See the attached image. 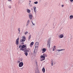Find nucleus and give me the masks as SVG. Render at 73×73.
Instances as JSON below:
<instances>
[{
	"mask_svg": "<svg viewBox=\"0 0 73 73\" xmlns=\"http://www.w3.org/2000/svg\"><path fill=\"white\" fill-rule=\"evenodd\" d=\"M26 47V46H25L24 45H23L22 46V48H20V50H22V51H23V50H24L25 49H26V48L25 47Z\"/></svg>",
	"mask_w": 73,
	"mask_h": 73,
	"instance_id": "obj_1",
	"label": "nucleus"
},
{
	"mask_svg": "<svg viewBox=\"0 0 73 73\" xmlns=\"http://www.w3.org/2000/svg\"><path fill=\"white\" fill-rule=\"evenodd\" d=\"M22 38V39L21 40V42H24L26 40V37L25 36H23Z\"/></svg>",
	"mask_w": 73,
	"mask_h": 73,
	"instance_id": "obj_2",
	"label": "nucleus"
},
{
	"mask_svg": "<svg viewBox=\"0 0 73 73\" xmlns=\"http://www.w3.org/2000/svg\"><path fill=\"white\" fill-rule=\"evenodd\" d=\"M40 57L41 58L40 59L41 61L44 60L45 58V57L43 55L41 56Z\"/></svg>",
	"mask_w": 73,
	"mask_h": 73,
	"instance_id": "obj_3",
	"label": "nucleus"
},
{
	"mask_svg": "<svg viewBox=\"0 0 73 73\" xmlns=\"http://www.w3.org/2000/svg\"><path fill=\"white\" fill-rule=\"evenodd\" d=\"M50 39H49L47 42V46L48 47H50Z\"/></svg>",
	"mask_w": 73,
	"mask_h": 73,
	"instance_id": "obj_4",
	"label": "nucleus"
},
{
	"mask_svg": "<svg viewBox=\"0 0 73 73\" xmlns=\"http://www.w3.org/2000/svg\"><path fill=\"white\" fill-rule=\"evenodd\" d=\"M25 54L26 56H27L28 55V52H29V50H25Z\"/></svg>",
	"mask_w": 73,
	"mask_h": 73,
	"instance_id": "obj_5",
	"label": "nucleus"
},
{
	"mask_svg": "<svg viewBox=\"0 0 73 73\" xmlns=\"http://www.w3.org/2000/svg\"><path fill=\"white\" fill-rule=\"evenodd\" d=\"M23 65H24L23 62H21L19 64V67H22L23 66Z\"/></svg>",
	"mask_w": 73,
	"mask_h": 73,
	"instance_id": "obj_6",
	"label": "nucleus"
},
{
	"mask_svg": "<svg viewBox=\"0 0 73 73\" xmlns=\"http://www.w3.org/2000/svg\"><path fill=\"white\" fill-rule=\"evenodd\" d=\"M35 70V73H40V72H39V70H38V68H36Z\"/></svg>",
	"mask_w": 73,
	"mask_h": 73,
	"instance_id": "obj_7",
	"label": "nucleus"
},
{
	"mask_svg": "<svg viewBox=\"0 0 73 73\" xmlns=\"http://www.w3.org/2000/svg\"><path fill=\"white\" fill-rule=\"evenodd\" d=\"M29 16L30 20H31L32 19V14L31 13H29Z\"/></svg>",
	"mask_w": 73,
	"mask_h": 73,
	"instance_id": "obj_8",
	"label": "nucleus"
},
{
	"mask_svg": "<svg viewBox=\"0 0 73 73\" xmlns=\"http://www.w3.org/2000/svg\"><path fill=\"white\" fill-rule=\"evenodd\" d=\"M19 38H18L17 40H16V45H18L19 44Z\"/></svg>",
	"mask_w": 73,
	"mask_h": 73,
	"instance_id": "obj_9",
	"label": "nucleus"
},
{
	"mask_svg": "<svg viewBox=\"0 0 73 73\" xmlns=\"http://www.w3.org/2000/svg\"><path fill=\"white\" fill-rule=\"evenodd\" d=\"M59 37L60 38H63V37H64V35H63V34H61L60 36H59Z\"/></svg>",
	"mask_w": 73,
	"mask_h": 73,
	"instance_id": "obj_10",
	"label": "nucleus"
},
{
	"mask_svg": "<svg viewBox=\"0 0 73 73\" xmlns=\"http://www.w3.org/2000/svg\"><path fill=\"white\" fill-rule=\"evenodd\" d=\"M65 50V49H62L61 50L58 49L56 50V51H58V52H60L61 51H63V50Z\"/></svg>",
	"mask_w": 73,
	"mask_h": 73,
	"instance_id": "obj_11",
	"label": "nucleus"
},
{
	"mask_svg": "<svg viewBox=\"0 0 73 73\" xmlns=\"http://www.w3.org/2000/svg\"><path fill=\"white\" fill-rule=\"evenodd\" d=\"M42 53L45 52H46V48H43L42 49Z\"/></svg>",
	"mask_w": 73,
	"mask_h": 73,
	"instance_id": "obj_12",
	"label": "nucleus"
},
{
	"mask_svg": "<svg viewBox=\"0 0 73 73\" xmlns=\"http://www.w3.org/2000/svg\"><path fill=\"white\" fill-rule=\"evenodd\" d=\"M39 46V44L38 42H36L35 44V46Z\"/></svg>",
	"mask_w": 73,
	"mask_h": 73,
	"instance_id": "obj_13",
	"label": "nucleus"
},
{
	"mask_svg": "<svg viewBox=\"0 0 73 73\" xmlns=\"http://www.w3.org/2000/svg\"><path fill=\"white\" fill-rule=\"evenodd\" d=\"M33 44H34V42H32L31 44H30V46L31 47H32V45H33Z\"/></svg>",
	"mask_w": 73,
	"mask_h": 73,
	"instance_id": "obj_14",
	"label": "nucleus"
},
{
	"mask_svg": "<svg viewBox=\"0 0 73 73\" xmlns=\"http://www.w3.org/2000/svg\"><path fill=\"white\" fill-rule=\"evenodd\" d=\"M37 50L35 48L34 52L35 53H37Z\"/></svg>",
	"mask_w": 73,
	"mask_h": 73,
	"instance_id": "obj_15",
	"label": "nucleus"
},
{
	"mask_svg": "<svg viewBox=\"0 0 73 73\" xmlns=\"http://www.w3.org/2000/svg\"><path fill=\"white\" fill-rule=\"evenodd\" d=\"M73 18V15H71L70 16V19H72Z\"/></svg>",
	"mask_w": 73,
	"mask_h": 73,
	"instance_id": "obj_16",
	"label": "nucleus"
},
{
	"mask_svg": "<svg viewBox=\"0 0 73 73\" xmlns=\"http://www.w3.org/2000/svg\"><path fill=\"white\" fill-rule=\"evenodd\" d=\"M42 71L43 72V73H45V68H43L42 69Z\"/></svg>",
	"mask_w": 73,
	"mask_h": 73,
	"instance_id": "obj_17",
	"label": "nucleus"
},
{
	"mask_svg": "<svg viewBox=\"0 0 73 73\" xmlns=\"http://www.w3.org/2000/svg\"><path fill=\"white\" fill-rule=\"evenodd\" d=\"M27 11L28 13H29L31 12V10H30L29 9H27Z\"/></svg>",
	"mask_w": 73,
	"mask_h": 73,
	"instance_id": "obj_18",
	"label": "nucleus"
},
{
	"mask_svg": "<svg viewBox=\"0 0 73 73\" xmlns=\"http://www.w3.org/2000/svg\"><path fill=\"white\" fill-rule=\"evenodd\" d=\"M27 33H28V31H26V32H25L24 33V34L25 35H27Z\"/></svg>",
	"mask_w": 73,
	"mask_h": 73,
	"instance_id": "obj_19",
	"label": "nucleus"
},
{
	"mask_svg": "<svg viewBox=\"0 0 73 73\" xmlns=\"http://www.w3.org/2000/svg\"><path fill=\"white\" fill-rule=\"evenodd\" d=\"M43 55L44 56H45V57H47V55L45 54H44Z\"/></svg>",
	"mask_w": 73,
	"mask_h": 73,
	"instance_id": "obj_20",
	"label": "nucleus"
},
{
	"mask_svg": "<svg viewBox=\"0 0 73 73\" xmlns=\"http://www.w3.org/2000/svg\"><path fill=\"white\" fill-rule=\"evenodd\" d=\"M38 46H35V49H38Z\"/></svg>",
	"mask_w": 73,
	"mask_h": 73,
	"instance_id": "obj_21",
	"label": "nucleus"
},
{
	"mask_svg": "<svg viewBox=\"0 0 73 73\" xmlns=\"http://www.w3.org/2000/svg\"><path fill=\"white\" fill-rule=\"evenodd\" d=\"M20 28H19L18 29V31L19 32V33H20Z\"/></svg>",
	"mask_w": 73,
	"mask_h": 73,
	"instance_id": "obj_22",
	"label": "nucleus"
},
{
	"mask_svg": "<svg viewBox=\"0 0 73 73\" xmlns=\"http://www.w3.org/2000/svg\"><path fill=\"white\" fill-rule=\"evenodd\" d=\"M53 61L52 60L51 61V66H53Z\"/></svg>",
	"mask_w": 73,
	"mask_h": 73,
	"instance_id": "obj_23",
	"label": "nucleus"
},
{
	"mask_svg": "<svg viewBox=\"0 0 73 73\" xmlns=\"http://www.w3.org/2000/svg\"><path fill=\"white\" fill-rule=\"evenodd\" d=\"M31 38V35H30L29 37V39L30 40V39Z\"/></svg>",
	"mask_w": 73,
	"mask_h": 73,
	"instance_id": "obj_24",
	"label": "nucleus"
},
{
	"mask_svg": "<svg viewBox=\"0 0 73 73\" xmlns=\"http://www.w3.org/2000/svg\"><path fill=\"white\" fill-rule=\"evenodd\" d=\"M38 3V2L36 1L34 2V4H37Z\"/></svg>",
	"mask_w": 73,
	"mask_h": 73,
	"instance_id": "obj_25",
	"label": "nucleus"
},
{
	"mask_svg": "<svg viewBox=\"0 0 73 73\" xmlns=\"http://www.w3.org/2000/svg\"><path fill=\"white\" fill-rule=\"evenodd\" d=\"M33 8H34V10L36 9V7H33Z\"/></svg>",
	"mask_w": 73,
	"mask_h": 73,
	"instance_id": "obj_26",
	"label": "nucleus"
},
{
	"mask_svg": "<svg viewBox=\"0 0 73 73\" xmlns=\"http://www.w3.org/2000/svg\"><path fill=\"white\" fill-rule=\"evenodd\" d=\"M29 21H30L29 20H28L27 22V23H28V24H29Z\"/></svg>",
	"mask_w": 73,
	"mask_h": 73,
	"instance_id": "obj_27",
	"label": "nucleus"
},
{
	"mask_svg": "<svg viewBox=\"0 0 73 73\" xmlns=\"http://www.w3.org/2000/svg\"><path fill=\"white\" fill-rule=\"evenodd\" d=\"M34 10V12H36V11H37V10H36V9H35V10Z\"/></svg>",
	"mask_w": 73,
	"mask_h": 73,
	"instance_id": "obj_28",
	"label": "nucleus"
},
{
	"mask_svg": "<svg viewBox=\"0 0 73 73\" xmlns=\"http://www.w3.org/2000/svg\"><path fill=\"white\" fill-rule=\"evenodd\" d=\"M22 46H21V45H20L19 47V48H21V47H22Z\"/></svg>",
	"mask_w": 73,
	"mask_h": 73,
	"instance_id": "obj_29",
	"label": "nucleus"
},
{
	"mask_svg": "<svg viewBox=\"0 0 73 73\" xmlns=\"http://www.w3.org/2000/svg\"><path fill=\"white\" fill-rule=\"evenodd\" d=\"M9 8H11V6H9Z\"/></svg>",
	"mask_w": 73,
	"mask_h": 73,
	"instance_id": "obj_30",
	"label": "nucleus"
},
{
	"mask_svg": "<svg viewBox=\"0 0 73 73\" xmlns=\"http://www.w3.org/2000/svg\"><path fill=\"white\" fill-rule=\"evenodd\" d=\"M64 5H62V7H64Z\"/></svg>",
	"mask_w": 73,
	"mask_h": 73,
	"instance_id": "obj_31",
	"label": "nucleus"
},
{
	"mask_svg": "<svg viewBox=\"0 0 73 73\" xmlns=\"http://www.w3.org/2000/svg\"><path fill=\"white\" fill-rule=\"evenodd\" d=\"M32 23L33 24V25H35V24H34L33 23V22H32Z\"/></svg>",
	"mask_w": 73,
	"mask_h": 73,
	"instance_id": "obj_32",
	"label": "nucleus"
},
{
	"mask_svg": "<svg viewBox=\"0 0 73 73\" xmlns=\"http://www.w3.org/2000/svg\"><path fill=\"white\" fill-rule=\"evenodd\" d=\"M52 50L53 51H54V50H55V49H54V48H53L52 49Z\"/></svg>",
	"mask_w": 73,
	"mask_h": 73,
	"instance_id": "obj_33",
	"label": "nucleus"
},
{
	"mask_svg": "<svg viewBox=\"0 0 73 73\" xmlns=\"http://www.w3.org/2000/svg\"><path fill=\"white\" fill-rule=\"evenodd\" d=\"M71 2H73V0H70Z\"/></svg>",
	"mask_w": 73,
	"mask_h": 73,
	"instance_id": "obj_34",
	"label": "nucleus"
},
{
	"mask_svg": "<svg viewBox=\"0 0 73 73\" xmlns=\"http://www.w3.org/2000/svg\"><path fill=\"white\" fill-rule=\"evenodd\" d=\"M20 61H17V63H20Z\"/></svg>",
	"mask_w": 73,
	"mask_h": 73,
	"instance_id": "obj_35",
	"label": "nucleus"
},
{
	"mask_svg": "<svg viewBox=\"0 0 73 73\" xmlns=\"http://www.w3.org/2000/svg\"><path fill=\"white\" fill-rule=\"evenodd\" d=\"M9 1H12V0H8Z\"/></svg>",
	"mask_w": 73,
	"mask_h": 73,
	"instance_id": "obj_36",
	"label": "nucleus"
},
{
	"mask_svg": "<svg viewBox=\"0 0 73 73\" xmlns=\"http://www.w3.org/2000/svg\"><path fill=\"white\" fill-rule=\"evenodd\" d=\"M11 19L13 20H14V19L13 18H12Z\"/></svg>",
	"mask_w": 73,
	"mask_h": 73,
	"instance_id": "obj_37",
	"label": "nucleus"
},
{
	"mask_svg": "<svg viewBox=\"0 0 73 73\" xmlns=\"http://www.w3.org/2000/svg\"><path fill=\"white\" fill-rule=\"evenodd\" d=\"M22 44H24V42H22L21 43Z\"/></svg>",
	"mask_w": 73,
	"mask_h": 73,
	"instance_id": "obj_38",
	"label": "nucleus"
},
{
	"mask_svg": "<svg viewBox=\"0 0 73 73\" xmlns=\"http://www.w3.org/2000/svg\"><path fill=\"white\" fill-rule=\"evenodd\" d=\"M28 50H31V49L30 48H28Z\"/></svg>",
	"mask_w": 73,
	"mask_h": 73,
	"instance_id": "obj_39",
	"label": "nucleus"
},
{
	"mask_svg": "<svg viewBox=\"0 0 73 73\" xmlns=\"http://www.w3.org/2000/svg\"><path fill=\"white\" fill-rule=\"evenodd\" d=\"M30 7H32V5H30Z\"/></svg>",
	"mask_w": 73,
	"mask_h": 73,
	"instance_id": "obj_40",
	"label": "nucleus"
},
{
	"mask_svg": "<svg viewBox=\"0 0 73 73\" xmlns=\"http://www.w3.org/2000/svg\"><path fill=\"white\" fill-rule=\"evenodd\" d=\"M54 48H56V46H54Z\"/></svg>",
	"mask_w": 73,
	"mask_h": 73,
	"instance_id": "obj_41",
	"label": "nucleus"
},
{
	"mask_svg": "<svg viewBox=\"0 0 73 73\" xmlns=\"http://www.w3.org/2000/svg\"><path fill=\"white\" fill-rule=\"evenodd\" d=\"M29 1L30 3H31V1Z\"/></svg>",
	"mask_w": 73,
	"mask_h": 73,
	"instance_id": "obj_42",
	"label": "nucleus"
},
{
	"mask_svg": "<svg viewBox=\"0 0 73 73\" xmlns=\"http://www.w3.org/2000/svg\"><path fill=\"white\" fill-rule=\"evenodd\" d=\"M28 24H29V23H27V25H28Z\"/></svg>",
	"mask_w": 73,
	"mask_h": 73,
	"instance_id": "obj_43",
	"label": "nucleus"
},
{
	"mask_svg": "<svg viewBox=\"0 0 73 73\" xmlns=\"http://www.w3.org/2000/svg\"><path fill=\"white\" fill-rule=\"evenodd\" d=\"M36 64H37V62H36Z\"/></svg>",
	"mask_w": 73,
	"mask_h": 73,
	"instance_id": "obj_44",
	"label": "nucleus"
},
{
	"mask_svg": "<svg viewBox=\"0 0 73 73\" xmlns=\"http://www.w3.org/2000/svg\"><path fill=\"white\" fill-rule=\"evenodd\" d=\"M26 26H27V27L28 25H26Z\"/></svg>",
	"mask_w": 73,
	"mask_h": 73,
	"instance_id": "obj_45",
	"label": "nucleus"
},
{
	"mask_svg": "<svg viewBox=\"0 0 73 73\" xmlns=\"http://www.w3.org/2000/svg\"><path fill=\"white\" fill-rule=\"evenodd\" d=\"M29 5H30V3H29Z\"/></svg>",
	"mask_w": 73,
	"mask_h": 73,
	"instance_id": "obj_46",
	"label": "nucleus"
},
{
	"mask_svg": "<svg viewBox=\"0 0 73 73\" xmlns=\"http://www.w3.org/2000/svg\"><path fill=\"white\" fill-rule=\"evenodd\" d=\"M32 10H33V9H32Z\"/></svg>",
	"mask_w": 73,
	"mask_h": 73,
	"instance_id": "obj_47",
	"label": "nucleus"
}]
</instances>
